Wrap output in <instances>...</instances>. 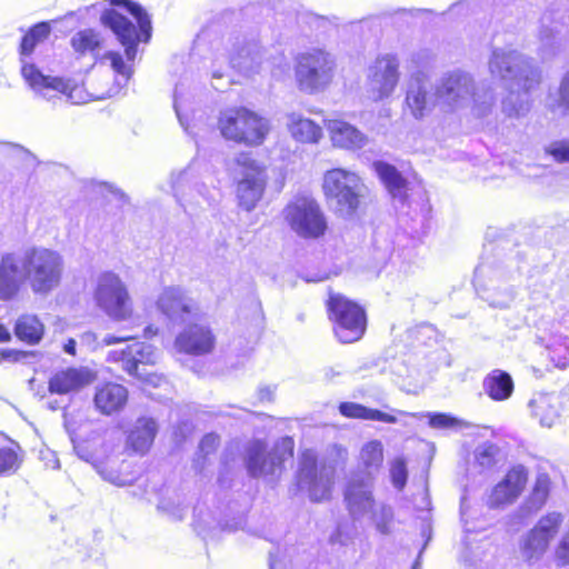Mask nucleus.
I'll list each match as a JSON object with an SVG mask.
<instances>
[{
    "instance_id": "aec40b11",
    "label": "nucleus",
    "mask_w": 569,
    "mask_h": 569,
    "mask_svg": "<svg viewBox=\"0 0 569 569\" xmlns=\"http://www.w3.org/2000/svg\"><path fill=\"white\" fill-rule=\"evenodd\" d=\"M158 360L156 349L146 342L133 341L126 348L112 350L108 355V361L120 362L122 369L130 376L141 378L139 365H153Z\"/></svg>"
},
{
    "instance_id": "9d476101",
    "label": "nucleus",
    "mask_w": 569,
    "mask_h": 569,
    "mask_svg": "<svg viewBox=\"0 0 569 569\" xmlns=\"http://www.w3.org/2000/svg\"><path fill=\"white\" fill-rule=\"evenodd\" d=\"M336 60L322 49H310L296 59V79L301 91L316 93L325 90L333 79Z\"/></svg>"
},
{
    "instance_id": "58836bf2",
    "label": "nucleus",
    "mask_w": 569,
    "mask_h": 569,
    "mask_svg": "<svg viewBox=\"0 0 569 569\" xmlns=\"http://www.w3.org/2000/svg\"><path fill=\"white\" fill-rule=\"evenodd\" d=\"M500 448L492 442H483L473 451L475 465L479 467L480 472L491 469L498 462Z\"/></svg>"
},
{
    "instance_id": "5fc2aeb1",
    "label": "nucleus",
    "mask_w": 569,
    "mask_h": 569,
    "mask_svg": "<svg viewBox=\"0 0 569 569\" xmlns=\"http://www.w3.org/2000/svg\"><path fill=\"white\" fill-rule=\"evenodd\" d=\"M29 32L32 34L34 41H37L39 43L40 41L48 38V36L51 32V27H50L49 22L43 21V22H39V23L34 24L33 27H31L29 29Z\"/></svg>"
},
{
    "instance_id": "09e8293b",
    "label": "nucleus",
    "mask_w": 569,
    "mask_h": 569,
    "mask_svg": "<svg viewBox=\"0 0 569 569\" xmlns=\"http://www.w3.org/2000/svg\"><path fill=\"white\" fill-rule=\"evenodd\" d=\"M158 509L172 520H182L187 515V507L176 503L171 499H162L158 505Z\"/></svg>"
},
{
    "instance_id": "7ed1b4c3",
    "label": "nucleus",
    "mask_w": 569,
    "mask_h": 569,
    "mask_svg": "<svg viewBox=\"0 0 569 569\" xmlns=\"http://www.w3.org/2000/svg\"><path fill=\"white\" fill-rule=\"evenodd\" d=\"M112 6L122 7L132 19L116 9H107L101 13V23L111 30L118 42L124 48L128 62H133L138 44L148 43L152 36L151 19L146 9L132 0H110Z\"/></svg>"
},
{
    "instance_id": "f257e3e1",
    "label": "nucleus",
    "mask_w": 569,
    "mask_h": 569,
    "mask_svg": "<svg viewBox=\"0 0 569 569\" xmlns=\"http://www.w3.org/2000/svg\"><path fill=\"white\" fill-rule=\"evenodd\" d=\"M64 269L62 256L52 249L31 246L0 256V301L14 299L28 284L34 295L59 287Z\"/></svg>"
},
{
    "instance_id": "864d4df0",
    "label": "nucleus",
    "mask_w": 569,
    "mask_h": 569,
    "mask_svg": "<svg viewBox=\"0 0 569 569\" xmlns=\"http://www.w3.org/2000/svg\"><path fill=\"white\" fill-rule=\"evenodd\" d=\"M556 557L561 565H569V531L561 538L556 549Z\"/></svg>"
},
{
    "instance_id": "79ce46f5",
    "label": "nucleus",
    "mask_w": 569,
    "mask_h": 569,
    "mask_svg": "<svg viewBox=\"0 0 569 569\" xmlns=\"http://www.w3.org/2000/svg\"><path fill=\"white\" fill-rule=\"evenodd\" d=\"M218 446H219V436L218 435L207 433L202 437V439L199 443L197 457L193 460V468L198 472H201L204 469L206 462H207L209 456L214 453Z\"/></svg>"
},
{
    "instance_id": "a18cd8bd",
    "label": "nucleus",
    "mask_w": 569,
    "mask_h": 569,
    "mask_svg": "<svg viewBox=\"0 0 569 569\" xmlns=\"http://www.w3.org/2000/svg\"><path fill=\"white\" fill-rule=\"evenodd\" d=\"M104 58L110 61L113 71L127 83L133 71L132 67L124 62L122 54L118 51H108Z\"/></svg>"
},
{
    "instance_id": "0e129e2a",
    "label": "nucleus",
    "mask_w": 569,
    "mask_h": 569,
    "mask_svg": "<svg viewBox=\"0 0 569 569\" xmlns=\"http://www.w3.org/2000/svg\"><path fill=\"white\" fill-rule=\"evenodd\" d=\"M107 188L114 197L119 198L122 201H126L127 196L122 191L114 189L112 186H108Z\"/></svg>"
},
{
    "instance_id": "c9c22d12",
    "label": "nucleus",
    "mask_w": 569,
    "mask_h": 569,
    "mask_svg": "<svg viewBox=\"0 0 569 569\" xmlns=\"http://www.w3.org/2000/svg\"><path fill=\"white\" fill-rule=\"evenodd\" d=\"M14 333L18 339L29 345H36L42 338L43 325L33 315H22L16 321Z\"/></svg>"
},
{
    "instance_id": "6e6552de",
    "label": "nucleus",
    "mask_w": 569,
    "mask_h": 569,
    "mask_svg": "<svg viewBox=\"0 0 569 569\" xmlns=\"http://www.w3.org/2000/svg\"><path fill=\"white\" fill-rule=\"evenodd\" d=\"M218 124L224 139L247 146L261 144L269 131L268 120L247 108L222 111Z\"/></svg>"
},
{
    "instance_id": "4c0bfd02",
    "label": "nucleus",
    "mask_w": 569,
    "mask_h": 569,
    "mask_svg": "<svg viewBox=\"0 0 569 569\" xmlns=\"http://www.w3.org/2000/svg\"><path fill=\"white\" fill-rule=\"evenodd\" d=\"M530 406H532L535 416L543 427H552L559 418L558 410L548 396L531 400Z\"/></svg>"
},
{
    "instance_id": "72a5a7b5",
    "label": "nucleus",
    "mask_w": 569,
    "mask_h": 569,
    "mask_svg": "<svg viewBox=\"0 0 569 569\" xmlns=\"http://www.w3.org/2000/svg\"><path fill=\"white\" fill-rule=\"evenodd\" d=\"M339 412L346 418L373 420L386 423H396L398 421L393 415L380 411L378 409H371L356 402H341L339 405Z\"/></svg>"
},
{
    "instance_id": "a19ab883",
    "label": "nucleus",
    "mask_w": 569,
    "mask_h": 569,
    "mask_svg": "<svg viewBox=\"0 0 569 569\" xmlns=\"http://www.w3.org/2000/svg\"><path fill=\"white\" fill-rule=\"evenodd\" d=\"M366 517L371 520L380 533L388 535L390 532V527L393 520V510L389 505L376 502V507L372 508Z\"/></svg>"
},
{
    "instance_id": "13d9d810",
    "label": "nucleus",
    "mask_w": 569,
    "mask_h": 569,
    "mask_svg": "<svg viewBox=\"0 0 569 569\" xmlns=\"http://www.w3.org/2000/svg\"><path fill=\"white\" fill-rule=\"evenodd\" d=\"M332 543L347 545L349 537L342 532V526H338L335 532L330 536Z\"/></svg>"
},
{
    "instance_id": "4468645a",
    "label": "nucleus",
    "mask_w": 569,
    "mask_h": 569,
    "mask_svg": "<svg viewBox=\"0 0 569 569\" xmlns=\"http://www.w3.org/2000/svg\"><path fill=\"white\" fill-rule=\"evenodd\" d=\"M336 466L333 463H318L313 451L306 450L299 461L297 485L307 490L313 502L329 499L335 482Z\"/></svg>"
},
{
    "instance_id": "bb28decb",
    "label": "nucleus",
    "mask_w": 569,
    "mask_h": 569,
    "mask_svg": "<svg viewBox=\"0 0 569 569\" xmlns=\"http://www.w3.org/2000/svg\"><path fill=\"white\" fill-rule=\"evenodd\" d=\"M158 430V422L153 418H138L126 432V448L137 455H146L150 450Z\"/></svg>"
},
{
    "instance_id": "de8ad7c7",
    "label": "nucleus",
    "mask_w": 569,
    "mask_h": 569,
    "mask_svg": "<svg viewBox=\"0 0 569 569\" xmlns=\"http://www.w3.org/2000/svg\"><path fill=\"white\" fill-rule=\"evenodd\" d=\"M545 151L557 162H569V140L552 141L545 147Z\"/></svg>"
},
{
    "instance_id": "a211bd4d",
    "label": "nucleus",
    "mask_w": 569,
    "mask_h": 569,
    "mask_svg": "<svg viewBox=\"0 0 569 569\" xmlns=\"http://www.w3.org/2000/svg\"><path fill=\"white\" fill-rule=\"evenodd\" d=\"M375 481L370 478L353 475L348 479L343 490V498L347 509L355 520L366 518L370 510L376 507L377 501L373 497Z\"/></svg>"
},
{
    "instance_id": "37998d69",
    "label": "nucleus",
    "mask_w": 569,
    "mask_h": 569,
    "mask_svg": "<svg viewBox=\"0 0 569 569\" xmlns=\"http://www.w3.org/2000/svg\"><path fill=\"white\" fill-rule=\"evenodd\" d=\"M550 478L546 473H540L536 478L532 492L529 498L531 508L540 509L547 501L550 493Z\"/></svg>"
},
{
    "instance_id": "c85d7f7f",
    "label": "nucleus",
    "mask_w": 569,
    "mask_h": 569,
    "mask_svg": "<svg viewBox=\"0 0 569 569\" xmlns=\"http://www.w3.org/2000/svg\"><path fill=\"white\" fill-rule=\"evenodd\" d=\"M372 167L391 198L401 204L406 203L408 181L402 173L395 166L381 160L375 161Z\"/></svg>"
},
{
    "instance_id": "5701e85b",
    "label": "nucleus",
    "mask_w": 569,
    "mask_h": 569,
    "mask_svg": "<svg viewBox=\"0 0 569 569\" xmlns=\"http://www.w3.org/2000/svg\"><path fill=\"white\" fill-rule=\"evenodd\" d=\"M96 373L87 367H69L54 372L48 382L50 393L67 395L92 383Z\"/></svg>"
},
{
    "instance_id": "4be33fe9",
    "label": "nucleus",
    "mask_w": 569,
    "mask_h": 569,
    "mask_svg": "<svg viewBox=\"0 0 569 569\" xmlns=\"http://www.w3.org/2000/svg\"><path fill=\"white\" fill-rule=\"evenodd\" d=\"M158 309L172 322L183 323L193 318L194 301L179 287L166 288L157 300Z\"/></svg>"
},
{
    "instance_id": "7c9ffc66",
    "label": "nucleus",
    "mask_w": 569,
    "mask_h": 569,
    "mask_svg": "<svg viewBox=\"0 0 569 569\" xmlns=\"http://www.w3.org/2000/svg\"><path fill=\"white\" fill-rule=\"evenodd\" d=\"M383 462V446L380 440L366 442L359 453L358 471L353 476H362L376 480Z\"/></svg>"
},
{
    "instance_id": "a878e982",
    "label": "nucleus",
    "mask_w": 569,
    "mask_h": 569,
    "mask_svg": "<svg viewBox=\"0 0 569 569\" xmlns=\"http://www.w3.org/2000/svg\"><path fill=\"white\" fill-rule=\"evenodd\" d=\"M230 67L244 76L259 72L263 63V51L254 40L237 39L230 53Z\"/></svg>"
},
{
    "instance_id": "2f4dec72",
    "label": "nucleus",
    "mask_w": 569,
    "mask_h": 569,
    "mask_svg": "<svg viewBox=\"0 0 569 569\" xmlns=\"http://www.w3.org/2000/svg\"><path fill=\"white\" fill-rule=\"evenodd\" d=\"M171 188L174 198L181 206H184L183 201L187 200L186 198L193 190L209 201L204 184L197 181V173L193 166H189L178 173H172Z\"/></svg>"
},
{
    "instance_id": "b1692460",
    "label": "nucleus",
    "mask_w": 569,
    "mask_h": 569,
    "mask_svg": "<svg viewBox=\"0 0 569 569\" xmlns=\"http://www.w3.org/2000/svg\"><path fill=\"white\" fill-rule=\"evenodd\" d=\"M527 482V470L522 466L513 467L505 478L493 487L488 498L490 508L513 502L525 488Z\"/></svg>"
},
{
    "instance_id": "2eb2a0df",
    "label": "nucleus",
    "mask_w": 569,
    "mask_h": 569,
    "mask_svg": "<svg viewBox=\"0 0 569 569\" xmlns=\"http://www.w3.org/2000/svg\"><path fill=\"white\" fill-rule=\"evenodd\" d=\"M563 515L552 511L541 517L532 529L520 540V552L525 561L535 563L539 561L549 548L550 542L557 536Z\"/></svg>"
},
{
    "instance_id": "0eeeda50",
    "label": "nucleus",
    "mask_w": 569,
    "mask_h": 569,
    "mask_svg": "<svg viewBox=\"0 0 569 569\" xmlns=\"http://www.w3.org/2000/svg\"><path fill=\"white\" fill-rule=\"evenodd\" d=\"M431 61L428 50L416 52L411 57V63L417 69L408 80L406 90V110L416 119L421 120L429 116L438 104L436 89L430 83L429 77L422 71Z\"/></svg>"
},
{
    "instance_id": "39448f33",
    "label": "nucleus",
    "mask_w": 569,
    "mask_h": 569,
    "mask_svg": "<svg viewBox=\"0 0 569 569\" xmlns=\"http://www.w3.org/2000/svg\"><path fill=\"white\" fill-rule=\"evenodd\" d=\"M520 270L515 259L500 260L496 257H485L477 266L473 286L477 295L490 307L508 308L515 300L516 292L508 280L515 278Z\"/></svg>"
},
{
    "instance_id": "338daca9",
    "label": "nucleus",
    "mask_w": 569,
    "mask_h": 569,
    "mask_svg": "<svg viewBox=\"0 0 569 569\" xmlns=\"http://www.w3.org/2000/svg\"><path fill=\"white\" fill-rule=\"evenodd\" d=\"M460 513L462 521H465V517L467 515V502L465 497L461 499Z\"/></svg>"
},
{
    "instance_id": "c756f323",
    "label": "nucleus",
    "mask_w": 569,
    "mask_h": 569,
    "mask_svg": "<svg viewBox=\"0 0 569 569\" xmlns=\"http://www.w3.org/2000/svg\"><path fill=\"white\" fill-rule=\"evenodd\" d=\"M328 130L333 146L347 149L359 150L368 143V137L355 126L342 120H330Z\"/></svg>"
},
{
    "instance_id": "e2e57ef3",
    "label": "nucleus",
    "mask_w": 569,
    "mask_h": 569,
    "mask_svg": "<svg viewBox=\"0 0 569 569\" xmlns=\"http://www.w3.org/2000/svg\"><path fill=\"white\" fill-rule=\"evenodd\" d=\"M10 339L11 335L9 330L3 325H0V342H7Z\"/></svg>"
},
{
    "instance_id": "8fccbe9b",
    "label": "nucleus",
    "mask_w": 569,
    "mask_h": 569,
    "mask_svg": "<svg viewBox=\"0 0 569 569\" xmlns=\"http://www.w3.org/2000/svg\"><path fill=\"white\" fill-rule=\"evenodd\" d=\"M94 469L101 476V478L110 483H113L118 487L128 486L130 482L124 479L117 470L109 468L104 463L94 465Z\"/></svg>"
},
{
    "instance_id": "774afa93",
    "label": "nucleus",
    "mask_w": 569,
    "mask_h": 569,
    "mask_svg": "<svg viewBox=\"0 0 569 569\" xmlns=\"http://www.w3.org/2000/svg\"><path fill=\"white\" fill-rule=\"evenodd\" d=\"M144 333L146 336H152V335H156L157 333V329H153L152 327H147L144 328Z\"/></svg>"
},
{
    "instance_id": "dca6fc26",
    "label": "nucleus",
    "mask_w": 569,
    "mask_h": 569,
    "mask_svg": "<svg viewBox=\"0 0 569 569\" xmlns=\"http://www.w3.org/2000/svg\"><path fill=\"white\" fill-rule=\"evenodd\" d=\"M96 300L116 320L124 319L131 311L128 291L120 278L112 272H104L99 277Z\"/></svg>"
},
{
    "instance_id": "f704fd0d",
    "label": "nucleus",
    "mask_w": 569,
    "mask_h": 569,
    "mask_svg": "<svg viewBox=\"0 0 569 569\" xmlns=\"http://www.w3.org/2000/svg\"><path fill=\"white\" fill-rule=\"evenodd\" d=\"M288 127L291 136L300 142H318L322 136L317 123L296 113L289 116Z\"/></svg>"
},
{
    "instance_id": "20e7f679",
    "label": "nucleus",
    "mask_w": 569,
    "mask_h": 569,
    "mask_svg": "<svg viewBox=\"0 0 569 569\" xmlns=\"http://www.w3.org/2000/svg\"><path fill=\"white\" fill-rule=\"evenodd\" d=\"M437 102L445 111H456L473 102L479 117L486 116L493 102L495 94L489 86L477 87L472 76L461 70L445 73L436 83Z\"/></svg>"
},
{
    "instance_id": "1a4fd4ad",
    "label": "nucleus",
    "mask_w": 569,
    "mask_h": 569,
    "mask_svg": "<svg viewBox=\"0 0 569 569\" xmlns=\"http://www.w3.org/2000/svg\"><path fill=\"white\" fill-rule=\"evenodd\" d=\"M233 178L238 206L247 212L252 211L261 200L267 174L264 168L249 152H241L234 158Z\"/></svg>"
},
{
    "instance_id": "49530a36",
    "label": "nucleus",
    "mask_w": 569,
    "mask_h": 569,
    "mask_svg": "<svg viewBox=\"0 0 569 569\" xmlns=\"http://www.w3.org/2000/svg\"><path fill=\"white\" fill-rule=\"evenodd\" d=\"M423 416L428 419V425L435 429H452L459 425V420L448 413L426 412Z\"/></svg>"
},
{
    "instance_id": "4d7b16f0",
    "label": "nucleus",
    "mask_w": 569,
    "mask_h": 569,
    "mask_svg": "<svg viewBox=\"0 0 569 569\" xmlns=\"http://www.w3.org/2000/svg\"><path fill=\"white\" fill-rule=\"evenodd\" d=\"M41 459L46 461V467L49 469L57 470L60 468V461L52 451L41 452Z\"/></svg>"
},
{
    "instance_id": "ea45409f",
    "label": "nucleus",
    "mask_w": 569,
    "mask_h": 569,
    "mask_svg": "<svg viewBox=\"0 0 569 569\" xmlns=\"http://www.w3.org/2000/svg\"><path fill=\"white\" fill-rule=\"evenodd\" d=\"M19 451L20 447L18 445H16V448H0V477L11 476L19 470L23 461V456Z\"/></svg>"
},
{
    "instance_id": "f03ea898",
    "label": "nucleus",
    "mask_w": 569,
    "mask_h": 569,
    "mask_svg": "<svg viewBox=\"0 0 569 569\" xmlns=\"http://www.w3.org/2000/svg\"><path fill=\"white\" fill-rule=\"evenodd\" d=\"M488 66L490 73L509 90L502 101V111L508 117L525 116L530 109V92L541 81L539 67L532 59L511 48H493Z\"/></svg>"
},
{
    "instance_id": "3c124183",
    "label": "nucleus",
    "mask_w": 569,
    "mask_h": 569,
    "mask_svg": "<svg viewBox=\"0 0 569 569\" xmlns=\"http://www.w3.org/2000/svg\"><path fill=\"white\" fill-rule=\"evenodd\" d=\"M557 102L563 112L569 113V72L560 81Z\"/></svg>"
},
{
    "instance_id": "f3484780",
    "label": "nucleus",
    "mask_w": 569,
    "mask_h": 569,
    "mask_svg": "<svg viewBox=\"0 0 569 569\" xmlns=\"http://www.w3.org/2000/svg\"><path fill=\"white\" fill-rule=\"evenodd\" d=\"M371 98L382 100L395 91L399 81V61L395 54L376 59L368 73Z\"/></svg>"
},
{
    "instance_id": "6ab92c4d",
    "label": "nucleus",
    "mask_w": 569,
    "mask_h": 569,
    "mask_svg": "<svg viewBox=\"0 0 569 569\" xmlns=\"http://www.w3.org/2000/svg\"><path fill=\"white\" fill-rule=\"evenodd\" d=\"M21 73L28 86L40 97L53 104L62 101L66 96V101L71 97L70 83L58 77L44 76L34 64L26 63L22 66Z\"/></svg>"
},
{
    "instance_id": "473e14b6",
    "label": "nucleus",
    "mask_w": 569,
    "mask_h": 569,
    "mask_svg": "<svg viewBox=\"0 0 569 569\" xmlns=\"http://www.w3.org/2000/svg\"><path fill=\"white\" fill-rule=\"evenodd\" d=\"M483 390L492 400L502 401L512 395L513 380L507 371L495 369L483 379Z\"/></svg>"
},
{
    "instance_id": "393cba45",
    "label": "nucleus",
    "mask_w": 569,
    "mask_h": 569,
    "mask_svg": "<svg viewBox=\"0 0 569 569\" xmlns=\"http://www.w3.org/2000/svg\"><path fill=\"white\" fill-rule=\"evenodd\" d=\"M244 522V516L241 512H238L231 520H228L217 519L211 512H203L199 507L194 509V530L203 540H213L221 532H233L241 529Z\"/></svg>"
},
{
    "instance_id": "603ef678",
    "label": "nucleus",
    "mask_w": 569,
    "mask_h": 569,
    "mask_svg": "<svg viewBox=\"0 0 569 569\" xmlns=\"http://www.w3.org/2000/svg\"><path fill=\"white\" fill-rule=\"evenodd\" d=\"M549 21V17L545 14L541 19V28L539 31V38L545 46H552L556 33V28L549 27L546 22Z\"/></svg>"
},
{
    "instance_id": "ddd939ff",
    "label": "nucleus",
    "mask_w": 569,
    "mask_h": 569,
    "mask_svg": "<svg viewBox=\"0 0 569 569\" xmlns=\"http://www.w3.org/2000/svg\"><path fill=\"white\" fill-rule=\"evenodd\" d=\"M329 318L333 321L335 335L342 343L358 341L366 330L365 310L340 293H330L327 301Z\"/></svg>"
},
{
    "instance_id": "6e6d98bb",
    "label": "nucleus",
    "mask_w": 569,
    "mask_h": 569,
    "mask_svg": "<svg viewBox=\"0 0 569 569\" xmlns=\"http://www.w3.org/2000/svg\"><path fill=\"white\" fill-rule=\"evenodd\" d=\"M38 44L37 41H34L32 34L28 31L22 40H21V44H20V53L22 56H29L32 53V51L34 50L36 46Z\"/></svg>"
},
{
    "instance_id": "052dcab7",
    "label": "nucleus",
    "mask_w": 569,
    "mask_h": 569,
    "mask_svg": "<svg viewBox=\"0 0 569 569\" xmlns=\"http://www.w3.org/2000/svg\"><path fill=\"white\" fill-rule=\"evenodd\" d=\"M129 340H132V337H130V336L118 337L114 335H106L102 339L103 343L107 346H110V345H113L117 342H124V341H129Z\"/></svg>"
},
{
    "instance_id": "bf43d9fd",
    "label": "nucleus",
    "mask_w": 569,
    "mask_h": 569,
    "mask_svg": "<svg viewBox=\"0 0 569 569\" xmlns=\"http://www.w3.org/2000/svg\"><path fill=\"white\" fill-rule=\"evenodd\" d=\"M274 388L270 386H263L258 389V397L260 401H272Z\"/></svg>"
},
{
    "instance_id": "423d86ee",
    "label": "nucleus",
    "mask_w": 569,
    "mask_h": 569,
    "mask_svg": "<svg viewBox=\"0 0 569 569\" xmlns=\"http://www.w3.org/2000/svg\"><path fill=\"white\" fill-rule=\"evenodd\" d=\"M323 193L328 207L342 219H353L361 207L367 187L353 171L342 168L328 170L323 176Z\"/></svg>"
},
{
    "instance_id": "f8f14e48",
    "label": "nucleus",
    "mask_w": 569,
    "mask_h": 569,
    "mask_svg": "<svg viewBox=\"0 0 569 569\" xmlns=\"http://www.w3.org/2000/svg\"><path fill=\"white\" fill-rule=\"evenodd\" d=\"M293 455V441L286 437L272 451H267V446L261 440H254L246 451L244 463L252 478L264 477L270 482H276L283 469L287 457Z\"/></svg>"
},
{
    "instance_id": "e433bc0d",
    "label": "nucleus",
    "mask_w": 569,
    "mask_h": 569,
    "mask_svg": "<svg viewBox=\"0 0 569 569\" xmlns=\"http://www.w3.org/2000/svg\"><path fill=\"white\" fill-rule=\"evenodd\" d=\"M70 42L77 53L96 56L102 44V37L93 29H84L76 32Z\"/></svg>"
},
{
    "instance_id": "c03bdc74",
    "label": "nucleus",
    "mask_w": 569,
    "mask_h": 569,
    "mask_svg": "<svg viewBox=\"0 0 569 569\" xmlns=\"http://www.w3.org/2000/svg\"><path fill=\"white\" fill-rule=\"evenodd\" d=\"M390 478L393 487L402 490L408 480L407 465L403 458H396L390 463Z\"/></svg>"
},
{
    "instance_id": "cd10ccee",
    "label": "nucleus",
    "mask_w": 569,
    "mask_h": 569,
    "mask_svg": "<svg viewBox=\"0 0 569 569\" xmlns=\"http://www.w3.org/2000/svg\"><path fill=\"white\" fill-rule=\"evenodd\" d=\"M128 401V390L116 382L96 386L93 402L99 412L110 416L122 410Z\"/></svg>"
},
{
    "instance_id": "680f3d73",
    "label": "nucleus",
    "mask_w": 569,
    "mask_h": 569,
    "mask_svg": "<svg viewBox=\"0 0 569 569\" xmlns=\"http://www.w3.org/2000/svg\"><path fill=\"white\" fill-rule=\"evenodd\" d=\"M76 347H77V342L76 340L73 339H69L64 346H63V350L68 355H71V356H74L76 355Z\"/></svg>"
},
{
    "instance_id": "412c9836",
    "label": "nucleus",
    "mask_w": 569,
    "mask_h": 569,
    "mask_svg": "<svg viewBox=\"0 0 569 569\" xmlns=\"http://www.w3.org/2000/svg\"><path fill=\"white\" fill-rule=\"evenodd\" d=\"M214 346V335L208 326L201 323L187 326L174 340V347L179 352L192 356L210 353Z\"/></svg>"
},
{
    "instance_id": "9b49d317",
    "label": "nucleus",
    "mask_w": 569,
    "mask_h": 569,
    "mask_svg": "<svg viewBox=\"0 0 569 569\" xmlns=\"http://www.w3.org/2000/svg\"><path fill=\"white\" fill-rule=\"evenodd\" d=\"M282 216L289 228L302 239H319L328 229L323 210L309 196L293 198L282 210Z\"/></svg>"
},
{
    "instance_id": "69168bd1",
    "label": "nucleus",
    "mask_w": 569,
    "mask_h": 569,
    "mask_svg": "<svg viewBox=\"0 0 569 569\" xmlns=\"http://www.w3.org/2000/svg\"><path fill=\"white\" fill-rule=\"evenodd\" d=\"M173 107H174L177 117H178V119L180 121V124L183 126V121H182V118H181V114H180V110H179V104H178L177 90L174 91Z\"/></svg>"
}]
</instances>
